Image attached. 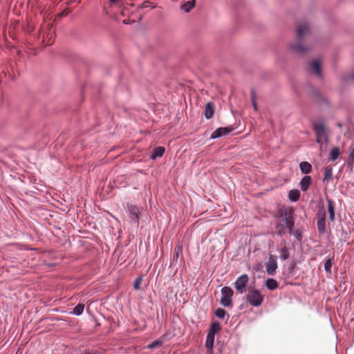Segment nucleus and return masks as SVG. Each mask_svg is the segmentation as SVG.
I'll return each instance as SVG.
<instances>
[{"instance_id": "nucleus-35", "label": "nucleus", "mask_w": 354, "mask_h": 354, "mask_svg": "<svg viewBox=\"0 0 354 354\" xmlns=\"http://www.w3.org/2000/svg\"><path fill=\"white\" fill-rule=\"evenodd\" d=\"M133 216H134V218L133 219H135L136 223L138 224V216L136 212H133Z\"/></svg>"}, {"instance_id": "nucleus-20", "label": "nucleus", "mask_w": 354, "mask_h": 354, "mask_svg": "<svg viewBox=\"0 0 354 354\" xmlns=\"http://www.w3.org/2000/svg\"><path fill=\"white\" fill-rule=\"evenodd\" d=\"M221 330V326L218 322H214L211 324V328L208 333V334H212L214 336L215 333L218 332Z\"/></svg>"}, {"instance_id": "nucleus-6", "label": "nucleus", "mask_w": 354, "mask_h": 354, "mask_svg": "<svg viewBox=\"0 0 354 354\" xmlns=\"http://www.w3.org/2000/svg\"><path fill=\"white\" fill-rule=\"evenodd\" d=\"M248 280L249 277L245 274H242L236 280L234 288L239 293H243L245 290Z\"/></svg>"}, {"instance_id": "nucleus-1", "label": "nucleus", "mask_w": 354, "mask_h": 354, "mask_svg": "<svg viewBox=\"0 0 354 354\" xmlns=\"http://www.w3.org/2000/svg\"><path fill=\"white\" fill-rule=\"evenodd\" d=\"M294 210L291 209L280 208L276 214V233L282 236L287 232L292 234L295 225Z\"/></svg>"}, {"instance_id": "nucleus-28", "label": "nucleus", "mask_w": 354, "mask_h": 354, "mask_svg": "<svg viewBox=\"0 0 354 354\" xmlns=\"http://www.w3.org/2000/svg\"><path fill=\"white\" fill-rule=\"evenodd\" d=\"M183 247L180 245H178L174 248V259H177L180 254H182Z\"/></svg>"}, {"instance_id": "nucleus-17", "label": "nucleus", "mask_w": 354, "mask_h": 354, "mask_svg": "<svg viewBox=\"0 0 354 354\" xmlns=\"http://www.w3.org/2000/svg\"><path fill=\"white\" fill-rule=\"evenodd\" d=\"M289 199L292 202H296L300 197V192L298 189H292L288 194Z\"/></svg>"}, {"instance_id": "nucleus-24", "label": "nucleus", "mask_w": 354, "mask_h": 354, "mask_svg": "<svg viewBox=\"0 0 354 354\" xmlns=\"http://www.w3.org/2000/svg\"><path fill=\"white\" fill-rule=\"evenodd\" d=\"M84 309V304H78L73 310V313L76 315H80L83 313Z\"/></svg>"}, {"instance_id": "nucleus-29", "label": "nucleus", "mask_w": 354, "mask_h": 354, "mask_svg": "<svg viewBox=\"0 0 354 354\" xmlns=\"http://www.w3.org/2000/svg\"><path fill=\"white\" fill-rule=\"evenodd\" d=\"M251 100L254 110L257 111V96L254 90L251 91Z\"/></svg>"}, {"instance_id": "nucleus-25", "label": "nucleus", "mask_w": 354, "mask_h": 354, "mask_svg": "<svg viewBox=\"0 0 354 354\" xmlns=\"http://www.w3.org/2000/svg\"><path fill=\"white\" fill-rule=\"evenodd\" d=\"M214 336L212 334H207L205 346L207 348L212 349L214 344Z\"/></svg>"}, {"instance_id": "nucleus-3", "label": "nucleus", "mask_w": 354, "mask_h": 354, "mask_svg": "<svg viewBox=\"0 0 354 354\" xmlns=\"http://www.w3.org/2000/svg\"><path fill=\"white\" fill-rule=\"evenodd\" d=\"M313 129L316 136V142L321 146L324 143H327L329 140L330 131L324 122L322 121H315L313 123Z\"/></svg>"}, {"instance_id": "nucleus-4", "label": "nucleus", "mask_w": 354, "mask_h": 354, "mask_svg": "<svg viewBox=\"0 0 354 354\" xmlns=\"http://www.w3.org/2000/svg\"><path fill=\"white\" fill-rule=\"evenodd\" d=\"M247 301L253 306H259L263 301V295L255 288L250 286L246 295Z\"/></svg>"}, {"instance_id": "nucleus-27", "label": "nucleus", "mask_w": 354, "mask_h": 354, "mask_svg": "<svg viewBox=\"0 0 354 354\" xmlns=\"http://www.w3.org/2000/svg\"><path fill=\"white\" fill-rule=\"evenodd\" d=\"M281 252V259L283 260H286L289 258V252L288 248L284 246L280 250Z\"/></svg>"}, {"instance_id": "nucleus-31", "label": "nucleus", "mask_w": 354, "mask_h": 354, "mask_svg": "<svg viewBox=\"0 0 354 354\" xmlns=\"http://www.w3.org/2000/svg\"><path fill=\"white\" fill-rule=\"evenodd\" d=\"M142 281V277L141 276L136 278L134 281L133 287L136 290H139L140 288V286Z\"/></svg>"}, {"instance_id": "nucleus-32", "label": "nucleus", "mask_w": 354, "mask_h": 354, "mask_svg": "<svg viewBox=\"0 0 354 354\" xmlns=\"http://www.w3.org/2000/svg\"><path fill=\"white\" fill-rule=\"evenodd\" d=\"M161 344H162V342L161 341L156 340V341L152 342L151 344H150L148 346V347L149 348H154L160 346Z\"/></svg>"}, {"instance_id": "nucleus-10", "label": "nucleus", "mask_w": 354, "mask_h": 354, "mask_svg": "<svg viewBox=\"0 0 354 354\" xmlns=\"http://www.w3.org/2000/svg\"><path fill=\"white\" fill-rule=\"evenodd\" d=\"M54 36L55 31L54 30H52V28L50 27L48 28V32H44L43 34V41L45 43L46 45L50 46L53 44Z\"/></svg>"}, {"instance_id": "nucleus-21", "label": "nucleus", "mask_w": 354, "mask_h": 354, "mask_svg": "<svg viewBox=\"0 0 354 354\" xmlns=\"http://www.w3.org/2000/svg\"><path fill=\"white\" fill-rule=\"evenodd\" d=\"M339 155V149L338 147H333L330 152V160L335 161Z\"/></svg>"}, {"instance_id": "nucleus-12", "label": "nucleus", "mask_w": 354, "mask_h": 354, "mask_svg": "<svg viewBox=\"0 0 354 354\" xmlns=\"http://www.w3.org/2000/svg\"><path fill=\"white\" fill-rule=\"evenodd\" d=\"M312 183V178L310 176H305L302 178L300 181V188L303 192H306L308 189L309 186Z\"/></svg>"}, {"instance_id": "nucleus-14", "label": "nucleus", "mask_w": 354, "mask_h": 354, "mask_svg": "<svg viewBox=\"0 0 354 354\" xmlns=\"http://www.w3.org/2000/svg\"><path fill=\"white\" fill-rule=\"evenodd\" d=\"M327 203H328V212L329 214V218L331 221H334L335 220V205L333 201L330 199L327 198Z\"/></svg>"}, {"instance_id": "nucleus-16", "label": "nucleus", "mask_w": 354, "mask_h": 354, "mask_svg": "<svg viewBox=\"0 0 354 354\" xmlns=\"http://www.w3.org/2000/svg\"><path fill=\"white\" fill-rule=\"evenodd\" d=\"M165 147H157L153 149V153L151 156L152 159H156L158 157H162L165 153Z\"/></svg>"}, {"instance_id": "nucleus-11", "label": "nucleus", "mask_w": 354, "mask_h": 354, "mask_svg": "<svg viewBox=\"0 0 354 354\" xmlns=\"http://www.w3.org/2000/svg\"><path fill=\"white\" fill-rule=\"evenodd\" d=\"M310 70L318 77L322 76L321 64L319 60L315 59L310 63Z\"/></svg>"}, {"instance_id": "nucleus-38", "label": "nucleus", "mask_w": 354, "mask_h": 354, "mask_svg": "<svg viewBox=\"0 0 354 354\" xmlns=\"http://www.w3.org/2000/svg\"><path fill=\"white\" fill-rule=\"evenodd\" d=\"M351 78L354 80V73L352 74Z\"/></svg>"}, {"instance_id": "nucleus-37", "label": "nucleus", "mask_w": 354, "mask_h": 354, "mask_svg": "<svg viewBox=\"0 0 354 354\" xmlns=\"http://www.w3.org/2000/svg\"><path fill=\"white\" fill-rule=\"evenodd\" d=\"M82 354H97L95 352L93 351H86Z\"/></svg>"}, {"instance_id": "nucleus-13", "label": "nucleus", "mask_w": 354, "mask_h": 354, "mask_svg": "<svg viewBox=\"0 0 354 354\" xmlns=\"http://www.w3.org/2000/svg\"><path fill=\"white\" fill-rule=\"evenodd\" d=\"M214 113V105L212 102L207 103L205 109V117L207 119H210L212 118Z\"/></svg>"}, {"instance_id": "nucleus-9", "label": "nucleus", "mask_w": 354, "mask_h": 354, "mask_svg": "<svg viewBox=\"0 0 354 354\" xmlns=\"http://www.w3.org/2000/svg\"><path fill=\"white\" fill-rule=\"evenodd\" d=\"M233 130L230 127H220L215 130L211 135V138L215 139L228 134Z\"/></svg>"}, {"instance_id": "nucleus-26", "label": "nucleus", "mask_w": 354, "mask_h": 354, "mask_svg": "<svg viewBox=\"0 0 354 354\" xmlns=\"http://www.w3.org/2000/svg\"><path fill=\"white\" fill-rule=\"evenodd\" d=\"M194 4H195V0H191V1H189L186 3H185L183 5L182 8L186 12H188L194 6Z\"/></svg>"}, {"instance_id": "nucleus-19", "label": "nucleus", "mask_w": 354, "mask_h": 354, "mask_svg": "<svg viewBox=\"0 0 354 354\" xmlns=\"http://www.w3.org/2000/svg\"><path fill=\"white\" fill-rule=\"evenodd\" d=\"M334 263V257H332L331 258H328L326 259L325 263H324V269L326 272L330 273L331 272V268Z\"/></svg>"}, {"instance_id": "nucleus-23", "label": "nucleus", "mask_w": 354, "mask_h": 354, "mask_svg": "<svg viewBox=\"0 0 354 354\" xmlns=\"http://www.w3.org/2000/svg\"><path fill=\"white\" fill-rule=\"evenodd\" d=\"M354 164V147L351 145L349 147V156L348 158V165L353 167Z\"/></svg>"}, {"instance_id": "nucleus-7", "label": "nucleus", "mask_w": 354, "mask_h": 354, "mask_svg": "<svg viewBox=\"0 0 354 354\" xmlns=\"http://www.w3.org/2000/svg\"><path fill=\"white\" fill-rule=\"evenodd\" d=\"M266 272L269 275H274L277 268V262L276 257L270 254L268 261L266 263Z\"/></svg>"}, {"instance_id": "nucleus-15", "label": "nucleus", "mask_w": 354, "mask_h": 354, "mask_svg": "<svg viewBox=\"0 0 354 354\" xmlns=\"http://www.w3.org/2000/svg\"><path fill=\"white\" fill-rule=\"evenodd\" d=\"M299 168L301 171L304 174H308L312 171V166L308 162H301L299 164Z\"/></svg>"}, {"instance_id": "nucleus-22", "label": "nucleus", "mask_w": 354, "mask_h": 354, "mask_svg": "<svg viewBox=\"0 0 354 354\" xmlns=\"http://www.w3.org/2000/svg\"><path fill=\"white\" fill-rule=\"evenodd\" d=\"M333 176V169L330 167H327L324 171V181H329Z\"/></svg>"}, {"instance_id": "nucleus-5", "label": "nucleus", "mask_w": 354, "mask_h": 354, "mask_svg": "<svg viewBox=\"0 0 354 354\" xmlns=\"http://www.w3.org/2000/svg\"><path fill=\"white\" fill-rule=\"evenodd\" d=\"M234 295L233 290L228 286H225L221 289V304L222 306L228 307L232 306V297Z\"/></svg>"}, {"instance_id": "nucleus-30", "label": "nucleus", "mask_w": 354, "mask_h": 354, "mask_svg": "<svg viewBox=\"0 0 354 354\" xmlns=\"http://www.w3.org/2000/svg\"><path fill=\"white\" fill-rule=\"evenodd\" d=\"M225 314H226V311L223 308H218L215 311L216 316L221 319L224 318L225 316Z\"/></svg>"}, {"instance_id": "nucleus-36", "label": "nucleus", "mask_w": 354, "mask_h": 354, "mask_svg": "<svg viewBox=\"0 0 354 354\" xmlns=\"http://www.w3.org/2000/svg\"><path fill=\"white\" fill-rule=\"evenodd\" d=\"M121 0H109L111 4H116L120 2Z\"/></svg>"}, {"instance_id": "nucleus-2", "label": "nucleus", "mask_w": 354, "mask_h": 354, "mask_svg": "<svg viewBox=\"0 0 354 354\" xmlns=\"http://www.w3.org/2000/svg\"><path fill=\"white\" fill-rule=\"evenodd\" d=\"M309 33L310 26L308 24L302 23L297 25V41L295 44L290 45V48L293 52L301 55L310 49V47L304 45V41Z\"/></svg>"}, {"instance_id": "nucleus-18", "label": "nucleus", "mask_w": 354, "mask_h": 354, "mask_svg": "<svg viewBox=\"0 0 354 354\" xmlns=\"http://www.w3.org/2000/svg\"><path fill=\"white\" fill-rule=\"evenodd\" d=\"M266 286L269 290H274L277 288L278 283L274 279H268L266 281Z\"/></svg>"}, {"instance_id": "nucleus-34", "label": "nucleus", "mask_w": 354, "mask_h": 354, "mask_svg": "<svg viewBox=\"0 0 354 354\" xmlns=\"http://www.w3.org/2000/svg\"><path fill=\"white\" fill-rule=\"evenodd\" d=\"M149 4H150V2L149 1H145L142 4V7L144 8H148L149 6Z\"/></svg>"}, {"instance_id": "nucleus-8", "label": "nucleus", "mask_w": 354, "mask_h": 354, "mask_svg": "<svg viewBox=\"0 0 354 354\" xmlns=\"http://www.w3.org/2000/svg\"><path fill=\"white\" fill-rule=\"evenodd\" d=\"M325 220H326V212L324 210H320L317 213V229L320 233H324L326 231L325 227Z\"/></svg>"}, {"instance_id": "nucleus-33", "label": "nucleus", "mask_w": 354, "mask_h": 354, "mask_svg": "<svg viewBox=\"0 0 354 354\" xmlns=\"http://www.w3.org/2000/svg\"><path fill=\"white\" fill-rule=\"evenodd\" d=\"M291 234H293L298 241H301L302 239L301 233L298 230L292 231Z\"/></svg>"}]
</instances>
